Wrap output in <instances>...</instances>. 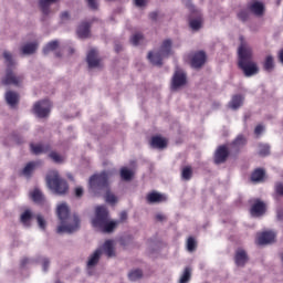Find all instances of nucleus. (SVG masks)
<instances>
[{
    "label": "nucleus",
    "instance_id": "nucleus-18",
    "mask_svg": "<svg viewBox=\"0 0 283 283\" xmlns=\"http://www.w3.org/2000/svg\"><path fill=\"white\" fill-rule=\"evenodd\" d=\"M101 255H103V249H97L92 253L87 261L88 269H92V266H96L98 264V260H101Z\"/></svg>",
    "mask_w": 283,
    "mask_h": 283
},
{
    "label": "nucleus",
    "instance_id": "nucleus-45",
    "mask_svg": "<svg viewBox=\"0 0 283 283\" xmlns=\"http://www.w3.org/2000/svg\"><path fill=\"white\" fill-rule=\"evenodd\" d=\"M140 41H143V35L140 33H135L130 38V43L133 45H138L140 43Z\"/></svg>",
    "mask_w": 283,
    "mask_h": 283
},
{
    "label": "nucleus",
    "instance_id": "nucleus-59",
    "mask_svg": "<svg viewBox=\"0 0 283 283\" xmlns=\"http://www.w3.org/2000/svg\"><path fill=\"white\" fill-rule=\"evenodd\" d=\"M116 52H120L122 48L119 45L115 46Z\"/></svg>",
    "mask_w": 283,
    "mask_h": 283
},
{
    "label": "nucleus",
    "instance_id": "nucleus-10",
    "mask_svg": "<svg viewBox=\"0 0 283 283\" xmlns=\"http://www.w3.org/2000/svg\"><path fill=\"white\" fill-rule=\"evenodd\" d=\"M146 200L148 205H160V202H167V195L153 191L146 196Z\"/></svg>",
    "mask_w": 283,
    "mask_h": 283
},
{
    "label": "nucleus",
    "instance_id": "nucleus-23",
    "mask_svg": "<svg viewBox=\"0 0 283 283\" xmlns=\"http://www.w3.org/2000/svg\"><path fill=\"white\" fill-rule=\"evenodd\" d=\"M4 98L11 107H14L19 103V94L17 92L9 91L6 93Z\"/></svg>",
    "mask_w": 283,
    "mask_h": 283
},
{
    "label": "nucleus",
    "instance_id": "nucleus-14",
    "mask_svg": "<svg viewBox=\"0 0 283 283\" xmlns=\"http://www.w3.org/2000/svg\"><path fill=\"white\" fill-rule=\"evenodd\" d=\"M265 212L266 205L258 199L251 208V216L259 218V216H264Z\"/></svg>",
    "mask_w": 283,
    "mask_h": 283
},
{
    "label": "nucleus",
    "instance_id": "nucleus-54",
    "mask_svg": "<svg viewBox=\"0 0 283 283\" xmlns=\"http://www.w3.org/2000/svg\"><path fill=\"white\" fill-rule=\"evenodd\" d=\"M276 193H279L280 196H283V184L276 185Z\"/></svg>",
    "mask_w": 283,
    "mask_h": 283
},
{
    "label": "nucleus",
    "instance_id": "nucleus-48",
    "mask_svg": "<svg viewBox=\"0 0 283 283\" xmlns=\"http://www.w3.org/2000/svg\"><path fill=\"white\" fill-rule=\"evenodd\" d=\"M106 202H109L111 205H114L116 202V196L112 193L106 195Z\"/></svg>",
    "mask_w": 283,
    "mask_h": 283
},
{
    "label": "nucleus",
    "instance_id": "nucleus-52",
    "mask_svg": "<svg viewBox=\"0 0 283 283\" xmlns=\"http://www.w3.org/2000/svg\"><path fill=\"white\" fill-rule=\"evenodd\" d=\"M70 19V12L64 11L61 13V20L62 21H67Z\"/></svg>",
    "mask_w": 283,
    "mask_h": 283
},
{
    "label": "nucleus",
    "instance_id": "nucleus-32",
    "mask_svg": "<svg viewBox=\"0 0 283 283\" xmlns=\"http://www.w3.org/2000/svg\"><path fill=\"white\" fill-rule=\"evenodd\" d=\"M20 222H22L24 227H30L32 222V211L25 210L20 217Z\"/></svg>",
    "mask_w": 283,
    "mask_h": 283
},
{
    "label": "nucleus",
    "instance_id": "nucleus-17",
    "mask_svg": "<svg viewBox=\"0 0 283 283\" xmlns=\"http://www.w3.org/2000/svg\"><path fill=\"white\" fill-rule=\"evenodd\" d=\"M249 10L252 14H255V17H262V14H264V3L260 1L251 2Z\"/></svg>",
    "mask_w": 283,
    "mask_h": 283
},
{
    "label": "nucleus",
    "instance_id": "nucleus-55",
    "mask_svg": "<svg viewBox=\"0 0 283 283\" xmlns=\"http://www.w3.org/2000/svg\"><path fill=\"white\" fill-rule=\"evenodd\" d=\"M32 259H23L21 261V266H28V264H32Z\"/></svg>",
    "mask_w": 283,
    "mask_h": 283
},
{
    "label": "nucleus",
    "instance_id": "nucleus-33",
    "mask_svg": "<svg viewBox=\"0 0 283 283\" xmlns=\"http://www.w3.org/2000/svg\"><path fill=\"white\" fill-rule=\"evenodd\" d=\"M244 145H247V137L239 135L234 143H232V147L233 149H235V151H238V149H240L241 147H244Z\"/></svg>",
    "mask_w": 283,
    "mask_h": 283
},
{
    "label": "nucleus",
    "instance_id": "nucleus-53",
    "mask_svg": "<svg viewBox=\"0 0 283 283\" xmlns=\"http://www.w3.org/2000/svg\"><path fill=\"white\" fill-rule=\"evenodd\" d=\"M151 21H158V11H154L149 14Z\"/></svg>",
    "mask_w": 283,
    "mask_h": 283
},
{
    "label": "nucleus",
    "instance_id": "nucleus-13",
    "mask_svg": "<svg viewBox=\"0 0 283 283\" xmlns=\"http://www.w3.org/2000/svg\"><path fill=\"white\" fill-rule=\"evenodd\" d=\"M86 61L88 63V67H101V59H98V51H96V49H92L88 52Z\"/></svg>",
    "mask_w": 283,
    "mask_h": 283
},
{
    "label": "nucleus",
    "instance_id": "nucleus-27",
    "mask_svg": "<svg viewBox=\"0 0 283 283\" xmlns=\"http://www.w3.org/2000/svg\"><path fill=\"white\" fill-rule=\"evenodd\" d=\"M31 198L33 202H36V205H43V202H45V197L43 196V192H41L39 188H35L31 192Z\"/></svg>",
    "mask_w": 283,
    "mask_h": 283
},
{
    "label": "nucleus",
    "instance_id": "nucleus-47",
    "mask_svg": "<svg viewBox=\"0 0 283 283\" xmlns=\"http://www.w3.org/2000/svg\"><path fill=\"white\" fill-rule=\"evenodd\" d=\"M40 262H42L43 271L48 272V269H50V259L43 258V259H40Z\"/></svg>",
    "mask_w": 283,
    "mask_h": 283
},
{
    "label": "nucleus",
    "instance_id": "nucleus-1",
    "mask_svg": "<svg viewBox=\"0 0 283 283\" xmlns=\"http://www.w3.org/2000/svg\"><path fill=\"white\" fill-rule=\"evenodd\" d=\"M238 65L247 78L255 76L260 72L258 63L253 61V48L244 41V36H240V45L238 48Z\"/></svg>",
    "mask_w": 283,
    "mask_h": 283
},
{
    "label": "nucleus",
    "instance_id": "nucleus-38",
    "mask_svg": "<svg viewBox=\"0 0 283 283\" xmlns=\"http://www.w3.org/2000/svg\"><path fill=\"white\" fill-rule=\"evenodd\" d=\"M132 176H134V172L127 168H122L120 169V178L122 180L129 181L132 180Z\"/></svg>",
    "mask_w": 283,
    "mask_h": 283
},
{
    "label": "nucleus",
    "instance_id": "nucleus-16",
    "mask_svg": "<svg viewBox=\"0 0 283 283\" xmlns=\"http://www.w3.org/2000/svg\"><path fill=\"white\" fill-rule=\"evenodd\" d=\"M171 45L172 42L170 39H167L161 43V46L158 52L161 56H164V59H169V56H171Z\"/></svg>",
    "mask_w": 283,
    "mask_h": 283
},
{
    "label": "nucleus",
    "instance_id": "nucleus-34",
    "mask_svg": "<svg viewBox=\"0 0 283 283\" xmlns=\"http://www.w3.org/2000/svg\"><path fill=\"white\" fill-rule=\"evenodd\" d=\"M128 279L130 282H137V280L143 279V271L142 270H133L128 273Z\"/></svg>",
    "mask_w": 283,
    "mask_h": 283
},
{
    "label": "nucleus",
    "instance_id": "nucleus-31",
    "mask_svg": "<svg viewBox=\"0 0 283 283\" xmlns=\"http://www.w3.org/2000/svg\"><path fill=\"white\" fill-rule=\"evenodd\" d=\"M57 49H59V40H53V41L49 42V43L44 46V49H43V54H44L45 56H48V54H49L50 52H55V50H57Z\"/></svg>",
    "mask_w": 283,
    "mask_h": 283
},
{
    "label": "nucleus",
    "instance_id": "nucleus-50",
    "mask_svg": "<svg viewBox=\"0 0 283 283\" xmlns=\"http://www.w3.org/2000/svg\"><path fill=\"white\" fill-rule=\"evenodd\" d=\"M262 132H264V126H262V125H258L254 129V133L256 134V136H260V134H262Z\"/></svg>",
    "mask_w": 283,
    "mask_h": 283
},
{
    "label": "nucleus",
    "instance_id": "nucleus-42",
    "mask_svg": "<svg viewBox=\"0 0 283 283\" xmlns=\"http://www.w3.org/2000/svg\"><path fill=\"white\" fill-rule=\"evenodd\" d=\"M35 220L38 222L39 229H42V231H45V227H48V222L45 221V218H43L41 214H36Z\"/></svg>",
    "mask_w": 283,
    "mask_h": 283
},
{
    "label": "nucleus",
    "instance_id": "nucleus-2",
    "mask_svg": "<svg viewBox=\"0 0 283 283\" xmlns=\"http://www.w3.org/2000/svg\"><path fill=\"white\" fill-rule=\"evenodd\" d=\"M56 216L60 220L56 233H74L81 229V219L76 214H70L67 203H60L57 206Z\"/></svg>",
    "mask_w": 283,
    "mask_h": 283
},
{
    "label": "nucleus",
    "instance_id": "nucleus-25",
    "mask_svg": "<svg viewBox=\"0 0 283 283\" xmlns=\"http://www.w3.org/2000/svg\"><path fill=\"white\" fill-rule=\"evenodd\" d=\"M147 57L153 65H163V59H165L159 52H149Z\"/></svg>",
    "mask_w": 283,
    "mask_h": 283
},
{
    "label": "nucleus",
    "instance_id": "nucleus-41",
    "mask_svg": "<svg viewBox=\"0 0 283 283\" xmlns=\"http://www.w3.org/2000/svg\"><path fill=\"white\" fill-rule=\"evenodd\" d=\"M191 30L198 31L202 28V21L200 19H192L189 22Z\"/></svg>",
    "mask_w": 283,
    "mask_h": 283
},
{
    "label": "nucleus",
    "instance_id": "nucleus-49",
    "mask_svg": "<svg viewBox=\"0 0 283 283\" xmlns=\"http://www.w3.org/2000/svg\"><path fill=\"white\" fill-rule=\"evenodd\" d=\"M135 6H137V8H145L147 0H135Z\"/></svg>",
    "mask_w": 283,
    "mask_h": 283
},
{
    "label": "nucleus",
    "instance_id": "nucleus-12",
    "mask_svg": "<svg viewBox=\"0 0 283 283\" xmlns=\"http://www.w3.org/2000/svg\"><path fill=\"white\" fill-rule=\"evenodd\" d=\"M229 158V148L227 146H220L214 154L216 165H222Z\"/></svg>",
    "mask_w": 283,
    "mask_h": 283
},
{
    "label": "nucleus",
    "instance_id": "nucleus-46",
    "mask_svg": "<svg viewBox=\"0 0 283 283\" xmlns=\"http://www.w3.org/2000/svg\"><path fill=\"white\" fill-rule=\"evenodd\" d=\"M91 10H98V0H86Z\"/></svg>",
    "mask_w": 283,
    "mask_h": 283
},
{
    "label": "nucleus",
    "instance_id": "nucleus-35",
    "mask_svg": "<svg viewBox=\"0 0 283 283\" xmlns=\"http://www.w3.org/2000/svg\"><path fill=\"white\" fill-rule=\"evenodd\" d=\"M36 165H39V163L31 161L27 164V166L22 170L23 176H30L32 171H34V169L36 168Z\"/></svg>",
    "mask_w": 283,
    "mask_h": 283
},
{
    "label": "nucleus",
    "instance_id": "nucleus-26",
    "mask_svg": "<svg viewBox=\"0 0 283 283\" xmlns=\"http://www.w3.org/2000/svg\"><path fill=\"white\" fill-rule=\"evenodd\" d=\"M38 48H39V44H36V43H27L21 46V52L25 56H29L30 54H34V52H36Z\"/></svg>",
    "mask_w": 283,
    "mask_h": 283
},
{
    "label": "nucleus",
    "instance_id": "nucleus-3",
    "mask_svg": "<svg viewBox=\"0 0 283 283\" xmlns=\"http://www.w3.org/2000/svg\"><path fill=\"white\" fill-rule=\"evenodd\" d=\"M119 220L109 221L107 208L99 206L96 208L95 218L92 220V224L94 229L102 231V233H113L114 229H116L120 222L127 220V212H120Z\"/></svg>",
    "mask_w": 283,
    "mask_h": 283
},
{
    "label": "nucleus",
    "instance_id": "nucleus-36",
    "mask_svg": "<svg viewBox=\"0 0 283 283\" xmlns=\"http://www.w3.org/2000/svg\"><path fill=\"white\" fill-rule=\"evenodd\" d=\"M187 251L190 253H193L196 248L198 247V242H196V239L193 237H189L186 243Z\"/></svg>",
    "mask_w": 283,
    "mask_h": 283
},
{
    "label": "nucleus",
    "instance_id": "nucleus-24",
    "mask_svg": "<svg viewBox=\"0 0 283 283\" xmlns=\"http://www.w3.org/2000/svg\"><path fill=\"white\" fill-rule=\"evenodd\" d=\"M31 151L35 156H39V154H45L46 151H50V147L48 145L42 144H31Z\"/></svg>",
    "mask_w": 283,
    "mask_h": 283
},
{
    "label": "nucleus",
    "instance_id": "nucleus-57",
    "mask_svg": "<svg viewBox=\"0 0 283 283\" xmlns=\"http://www.w3.org/2000/svg\"><path fill=\"white\" fill-rule=\"evenodd\" d=\"M184 6L191 8V0H182Z\"/></svg>",
    "mask_w": 283,
    "mask_h": 283
},
{
    "label": "nucleus",
    "instance_id": "nucleus-51",
    "mask_svg": "<svg viewBox=\"0 0 283 283\" xmlns=\"http://www.w3.org/2000/svg\"><path fill=\"white\" fill-rule=\"evenodd\" d=\"M75 196H76V198L83 197V188L82 187L75 188Z\"/></svg>",
    "mask_w": 283,
    "mask_h": 283
},
{
    "label": "nucleus",
    "instance_id": "nucleus-28",
    "mask_svg": "<svg viewBox=\"0 0 283 283\" xmlns=\"http://www.w3.org/2000/svg\"><path fill=\"white\" fill-rule=\"evenodd\" d=\"M103 251L107 255V258H114L116 253L114 252V241L107 240L103 244Z\"/></svg>",
    "mask_w": 283,
    "mask_h": 283
},
{
    "label": "nucleus",
    "instance_id": "nucleus-29",
    "mask_svg": "<svg viewBox=\"0 0 283 283\" xmlns=\"http://www.w3.org/2000/svg\"><path fill=\"white\" fill-rule=\"evenodd\" d=\"M264 169L258 168L252 172L251 180L252 182H263L264 181Z\"/></svg>",
    "mask_w": 283,
    "mask_h": 283
},
{
    "label": "nucleus",
    "instance_id": "nucleus-44",
    "mask_svg": "<svg viewBox=\"0 0 283 283\" xmlns=\"http://www.w3.org/2000/svg\"><path fill=\"white\" fill-rule=\"evenodd\" d=\"M49 157L54 163H57V164L63 163V157H61V155H59V153L52 151L51 154H49Z\"/></svg>",
    "mask_w": 283,
    "mask_h": 283
},
{
    "label": "nucleus",
    "instance_id": "nucleus-20",
    "mask_svg": "<svg viewBox=\"0 0 283 283\" xmlns=\"http://www.w3.org/2000/svg\"><path fill=\"white\" fill-rule=\"evenodd\" d=\"M263 70L269 73L275 70V59L273 57V55L265 56L263 61Z\"/></svg>",
    "mask_w": 283,
    "mask_h": 283
},
{
    "label": "nucleus",
    "instance_id": "nucleus-7",
    "mask_svg": "<svg viewBox=\"0 0 283 283\" xmlns=\"http://www.w3.org/2000/svg\"><path fill=\"white\" fill-rule=\"evenodd\" d=\"M107 180H109V172L103 171L99 175H93L88 185L91 189H103V187H107Z\"/></svg>",
    "mask_w": 283,
    "mask_h": 283
},
{
    "label": "nucleus",
    "instance_id": "nucleus-39",
    "mask_svg": "<svg viewBox=\"0 0 283 283\" xmlns=\"http://www.w3.org/2000/svg\"><path fill=\"white\" fill-rule=\"evenodd\" d=\"M270 153H271V146H269V144H260L259 145L260 156H269Z\"/></svg>",
    "mask_w": 283,
    "mask_h": 283
},
{
    "label": "nucleus",
    "instance_id": "nucleus-22",
    "mask_svg": "<svg viewBox=\"0 0 283 283\" xmlns=\"http://www.w3.org/2000/svg\"><path fill=\"white\" fill-rule=\"evenodd\" d=\"M77 36L80 39H87L90 36V23L83 22L77 28Z\"/></svg>",
    "mask_w": 283,
    "mask_h": 283
},
{
    "label": "nucleus",
    "instance_id": "nucleus-4",
    "mask_svg": "<svg viewBox=\"0 0 283 283\" xmlns=\"http://www.w3.org/2000/svg\"><path fill=\"white\" fill-rule=\"evenodd\" d=\"M4 63L7 65L6 75L2 78V85H14V87H19L21 83H23V75H17L12 69L17 65L14 59L12 57V53L4 51L3 52Z\"/></svg>",
    "mask_w": 283,
    "mask_h": 283
},
{
    "label": "nucleus",
    "instance_id": "nucleus-40",
    "mask_svg": "<svg viewBox=\"0 0 283 283\" xmlns=\"http://www.w3.org/2000/svg\"><path fill=\"white\" fill-rule=\"evenodd\" d=\"M191 176H193V170H191V167H185L181 171L182 180H191Z\"/></svg>",
    "mask_w": 283,
    "mask_h": 283
},
{
    "label": "nucleus",
    "instance_id": "nucleus-37",
    "mask_svg": "<svg viewBox=\"0 0 283 283\" xmlns=\"http://www.w3.org/2000/svg\"><path fill=\"white\" fill-rule=\"evenodd\" d=\"M189 280H191V268H186L179 280V283H189Z\"/></svg>",
    "mask_w": 283,
    "mask_h": 283
},
{
    "label": "nucleus",
    "instance_id": "nucleus-61",
    "mask_svg": "<svg viewBox=\"0 0 283 283\" xmlns=\"http://www.w3.org/2000/svg\"><path fill=\"white\" fill-rule=\"evenodd\" d=\"M74 53V51H73V49H71V54H73Z\"/></svg>",
    "mask_w": 283,
    "mask_h": 283
},
{
    "label": "nucleus",
    "instance_id": "nucleus-15",
    "mask_svg": "<svg viewBox=\"0 0 283 283\" xmlns=\"http://www.w3.org/2000/svg\"><path fill=\"white\" fill-rule=\"evenodd\" d=\"M234 262L237 266H244V264L249 262V255H247V251L243 249H238L234 255Z\"/></svg>",
    "mask_w": 283,
    "mask_h": 283
},
{
    "label": "nucleus",
    "instance_id": "nucleus-5",
    "mask_svg": "<svg viewBox=\"0 0 283 283\" xmlns=\"http://www.w3.org/2000/svg\"><path fill=\"white\" fill-rule=\"evenodd\" d=\"M46 185L53 193H56V196H65V193L70 191L67 181L61 178L56 170L51 171L50 175L46 176Z\"/></svg>",
    "mask_w": 283,
    "mask_h": 283
},
{
    "label": "nucleus",
    "instance_id": "nucleus-60",
    "mask_svg": "<svg viewBox=\"0 0 283 283\" xmlns=\"http://www.w3.org/2000/svg\"><path fill=\"white\" fill-rule=\"evenodd\" d=\"M55 56H61V53H59V52H55Z\"/></svg>",
    "mask_w": 283,
    "mask_h": 283
},
{
    "label": "nucleus",
    "instance_id": "nucleus-43",
    "mask_svg": "<svg viewBox=\"0 0 283 283\" xmlns=\"http://www.w3.org/2000/svg\"><path fill=\"white\" fill-rule=\"evenodd\" d=\"M238 20L239 21H242L243 23L249 21V10L244 9V10H241L239 13H238Z\"/></svg>",
    "mask_w": 283,
    "mask_h": 283
},
{
    "label": "nucleus",
    "instance_id": "nucleus-19",
    "mask_svg": "<svg viewBox=\"0 0 283 283\" xmlns=\"http://www.w3.org/2000/svg\"><path fill=\"white\" fill-rule=\"evenodd\" d=\"M243 103H244V97L242 95H234L232 96V99L229 102L228 107L230 109H240Z\"/></svg>",
    "mask_w": 283,
    "mask_h": 283
},
{
    "label": "nucleus",
    "instance_id": "nucleus-21",
    "mask_svg": "<svg viewBox=\"0 0 283 283\" xmlns=\"http://www.w3.org/2000/svg\"><path fill=\"white\" fill-rule=\"evenodd\" d=\"M150 145L154 149H165L167 140L163 137L156 136L151 138Z\"/></svg>",
    "mask_w": 283,
    "mask_h": 283
},
{
    "label": "nucleus",
    "instance_id": "nucleus-58",
    "mask_svg": "<svg viewBox=\"0 0 283 283\" xmlns=\"http://www.w3.org/2000/svg\"><path fill=\"white\" fill-rule=\"evenodd\" d=\"M276 218H277V220H283V212L282 211H277Z\"/></svg>",
    "mask_w": 283,
    "mask_h": 283
},
{
    "label": "nucleus",
    "instance_id": "nucleus-30",
    "mask_svg": "<svg viewBox=\"0 0 283 283\" xmlns=\"http://www.w3.org/2000/svg\"><path fill=\"white\" fill-rule=\"evenodd\" d=\"M52 3H56V0H40L39 6L43 12V14H50V6Z\"/></svg>",
    "mask_w": 283,
    "mask_h": 283
},
{
    "label": "nucleus",
    "instance_id": "nucleus-11",
    "mask_svg": "<svg viewBox=\"0 0 283 283\" xmlns=\"http://www.w3.org/2000/svg\"><path fill=\"white\" fill-rule=\"evenodd\" d=\"M275 238H276V234L273 231L262 232L258 237L256 244H260L261 247L264 244H273V242H275Z\"/></svg>",
    "mask_w": 283,
    "mask_h": 283
},
{
    "label": "nucleus",
    "instance_id": "nucleus-6",
    "mask_svg": "<svg viewBox=\"0 0 283 283\" xmlns=\"http://www.w3.org/2000/svg\"><path fill=\"white\" fill-rule=\"evenodd\" d=\"M51 109L52 103L49 99L36 102L33 105V114H35L38 118H48V116H50Z\"/></svg>",
    "mask_w": 283,
    "mask_h": 283
},
{
    "label": "nucleus",
    "instance_id": "nucleus-8",
    "mask_svg": "<svg viewBox=\"0 0 283 283\" xmlns=\"http://www.w3.org/2000/svg\"><path fill=\"white\" fill-rule=\"evenodd\" d=\"M187 85V73L185 71L177 69L171 80V88L180 90V87H185Z\"/></svg>",
    "mask_w": 283,
    "mask_h": 283
},
{
    "label": "nucleus",
    "instance_id": "nucleus-56",
    "mask_svg": "<svg viewBox=\"0 0 283 283\" xmlns=\"http://www.w3.org/2000/svg\"><path fill=\"white\" fill-rule=\"evenodd\" d=\"M156 220H158L159 222H163V220H165V214H161V213L156 214Z\"/></svg>",
    "mask_w": 283,
    "mask_h": 283
},
{
    "label": "nucleus",
    "instance_id": "nucleus-9",
    "mask_svg": "<svg viewBox=\"0 0 283 283\" xmlns=\"http://www.w3.org/2000/svg\"><path fill=\"white\" fill-rule=\"evenodd\" d=\"M190 63H191V67H193L195 70H200V67H202V65L207 63V53H205V51H199L195 53L191 56Z\"/></svg>",
    "mask_w": 283,
    "mask_h": 283
}]
</instances>
